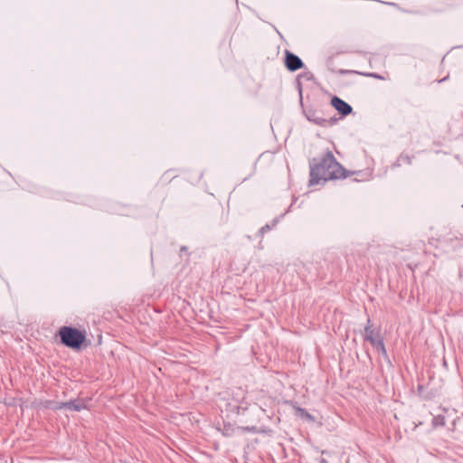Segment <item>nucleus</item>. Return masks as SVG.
<instances>
[{"label": "nucleus", "mask_w": 463, "mask_h": 463, "mask_svg": "<svg viewBox=\"0 0 463 463\" xmlns=\"http://www.w3.org/2000/svg\"><path fill=\"white\" fill-rule=\"evenodd\" d=\"M341 177H345V169L330 151L326 152L319 161L313 159L310 163L309 185Z\"/></svg>", "instance_id": "obj_1"}, {"label": "nucleus", "mask_w": 463, "mask_h": 463, "mask_svg": "<svg viewBox=\"0 0 463 463\" xmlns=\"http://www.w3.org/2000/svg\"><path fill=\"white\" fill-rule=\"evenodd\" d=\"M59 335L61 344L72 349H80L86 339L83 332L67 326H61L59 329Z\"/></svg>", "instance_id": "obj_2"}, {"label": "nucleus", "mask_w": 463, "mask_h": 463, "mask_svg": "<svg viewBox=\"0 0 463 463\" xmlns=\"http://www.w3.org/2000/svg\"><path fill=\"white\" fill-rule=\"evenodd\" d=\"M364 340L368 341L380 354L387 357V352L382 338H376L374 330L372 328L370 319L367 320V325L364 328Z\"/></svg>", "instance_id": "obj_3"}, {"label": "nucleus", "mask_w": 463, "mask_h": 463, "mask_svg": "<svg viewBox=\"0 0 463 463\" xmlns=\"http://www.w3.org/2000/svg\"><path fill=\"white\" fill-rule=\"evenodd\" d=\"M285 66L289 71H296L304 67V62L296 54L289 51L285 52Z\"/></svg>", "instance_id": "obj_4"}, {"label": "nucleus", "mask_w": 463, "mask_h": 463, "mask_svg": "<svg viewBox=\"0 0 463 463\" xmlns=\"http://www.w3.org/2000/svg\"><path fill=\"white\" fill-rule=\"evenodd\" d=\"M331 105L341 114L342 116L349 115L353 109L351 105L340 99L339 97L334 96L331 99Z\"/></svg>", "instance_id": "obj_5"}, {"label": "nucleus", "mask_w": 463, "mask_h": 463, "mask_svg": "<svg viewBox=\"0 0 463 463\" xmlns=\"http://www.w3.org/2000/svg\"><path fill=\"white\" fill-rule=\"evenodd\" d=\"M63 406L66 409L72 411H80L87 408L86 402L83 400H71L64 402Z\"/></svg>", "instance_id": "obj_6"}, {"label": "nucleus", "mask_w": 463, "mask_h": 463, "mask_svg": "<svg viewBox=\"0 0 463 463\" xmlns=\"http://www.w3.org/2000/svg\"><path fill=\"white\" fill-rule=\"evenodd\" d=\"M306 117L308 121L313 122L318 126H323L326 120L320 117L316 111H307Z\"/></svg>", "instance_id": "obj_7"}, {"label": "nucleus", "mask_w": 463, "mask_h": 463, "mask_svg": "<svg viewBox=\"0 0 463 463\" xmlns=\"http://www.w3.org/2000/svg\"><path fill=\"white\" fill-rule=\"evenodd\" d=\"M411 163V158L407 155H401L396 163L393 165V166H400L402 164H408L410 165Z\"/></svg>", "instance_id": "obj_8"}, {"label": "nucleus", "mask_w": 463, "mask_h": 463, "mask_svg": "<svg viewBox=\"0 0 463 463\" xmlns=\"http://www.w3.org/2000/svg\"><path fill=\"white\" fill-rule=\"evenodd\" d=\"M432 424L434 427L444 426L445 425V417L444 416H436L433 418Z\"/></svg>", "instance_id": "obj_9"}, {"label": "nucleus", "mask_w": 463, "mask_h": 463, "mask_svg": "<svg viewBox=\"0 0 463 463\" xmlns=\"http://www.w3.org/2000/svg\"><path fill=\"white\" fill-rule=\"evenodd\" d=\"M64 402H55V404L52 407L53 410H61L66 409V406H63Z\"/></svg>", "instance_id": "obj_10"}, {"label": "nucleus", "mask_w": 463, "mask_h": 463, "mask_svg": "<svg viewBox=\"0 0 463 463\" xmlns=\"http://www.w3.org/2000/svg\"><path fill=\"white\" fill-rule=\"evenodd\" d=\"M270 229H271V226H269V224H266L260 229V233L263 235L265 232L269 231Z\"/></svg>", "instance_id": "obj_11"}, {"label": "nucleus", "mask_w": 463, "mask_h": 463, "mask_svg": "<svg viewBox=\"0 0 463 463\" xmlns=\"http://www.w3.org/2000/svg\"><path fill=\"white\" fill-rule=\"evenodd\" d=\"M367 76H370V77H373V78H375V79H383L380 75L376 74V73H369V74H366Z\"/></svg>", "instance_id": "obj_12"}, {"label": "nucleus", "mask_w": 463, "mask_h": 463, "mask_svg": "<svg viewBox=\"0 0 463 463\" xmlns=\"http://www.w3.org/2000/svg\"><path fill=\"white\" fill-rule=\"evenodd\" d=\"M320 463H328L326 459L322 458Z\"/></svg>", "instance_id": "obj_13"}, {"label": "nucleus", "mask_w": 463, "mask_h": 463, "mask_svg": "<svg viewBox=\"0 0 463 463\" xmlns=\"http://www.w3.org/2000/svg\"><path fill=\"white\" fill-rule=\"evenodd\" d=\"M186 250V247H182L181 248V251H185Z\"/></svg>", "instance_id": "obj_14"}, {"label": "nucleus", "mask_w": 463, "mask_h": 463, "mask_svg": "<svg viewBox=\"0 0 463 463\" xmlns=\"http://www.w3.org/2000/svg\"><path fill=\"white\" fill-rule=\"evenodd\" d=\"M277 222H278V221H277V220H274V222H273V225H272V226H275Z\"/></svg>", "instance_id": "obj_15"}]
</instances>
